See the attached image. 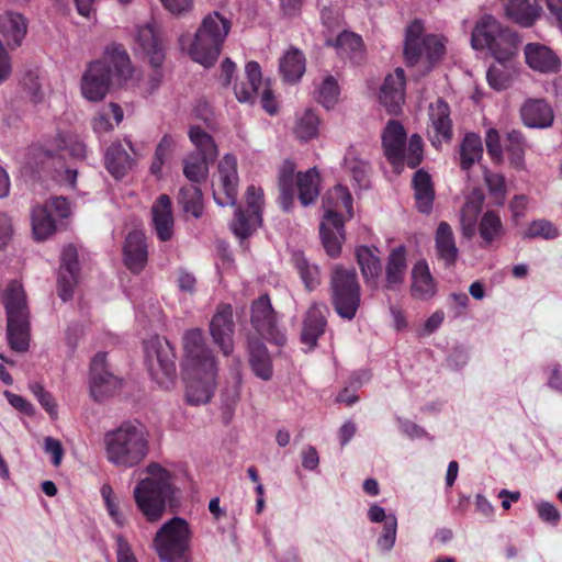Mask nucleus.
I'll return each mask as SVG.
<instances>
[{"instance_id":"35","label":"nucleus","mask_w":562,"mask_h":562,"mask_svg":"<svg viewBox=\"0 0 562 562\" xmlns=\"http://www.w3.org/2000/svg\"><path fill=\"white\" fill-rule=\"evenodd\" d=\"M249 363L254 373L268 381L272 378V363L265 344L256 337L248 339Z\"/></svg>"},{"instance_id":"21","label":"nucleus","mask_w":562,"mask_h":562,"mask_svg":"<svg viewBox=\"0 0 562 562\" xmlns=\"http://www.w3.org/2000/svg\"><path fill=\"white\" fill-rule=\"evenodd\" d=\"M528 66L542 74H555L561 68L558 55L549 47L539 43H529L524 48Z\"/></svg>"},{"instance_id":"8","label":"nucleus","mask_w":562,"mask_h":562,"mask_svg":"<svg viewBox=\"0 0 562 562\" xmlns=\"http://www.w3.org/2000/svg\"><path fill=\"white\" fill-rule=\"evenodd\" d=\"M327 200H335L334 207H328L324 214V221L319 226V235L326 254L337 258L341 254V246L345 240V225L339 209H345L349 216L352 215V196L347 187L336 186Z\"/></svg>"},{"instance_id":"44","label":"nucleus","mask_w":562,"mask_h":562,"mask_svg":"<svg viewBox=\"0 0 562 562\" xmlns=\"http://www.w3.org/2000/svg\"><path fill=\"white\" fill-rule=\"evenodd\" d=\"M214 161L202 157L200 154H189L183 159V175L191 184L200 186L206 181L210 165Z\"/></svg>"},{"instance_id":"25","label":"nucleus","mask_w":562,"mask_h":562,"mask_svg":"<svg viewBox=\"0 0 562 562\" xmlns=\"http://www.w3.org/2000/svg\"><path fill=\"white\" fill-rule=\"evenodd\" d=\"M124 262L133 273H139L147 263V245L145 236L138 231L131 232L123 247Z\"/></svg>"},{"instance_id":"64","label":"nucleus","mask_w":562,"mask_h":562,"mask_svg":"<svg viewBox=\"0 0 562 562\" xmlns=\"http://www.w3.org/2000/svg\"><path fill=\"white\" fill-rule=\"evenodd\" d=\"M537 510L539 517L543 521L552 526H557L561 519L560 513L557 509V507L549 502H541L540 504H538Z\"/></svg>"},{"instance_id":"29","label":"nucleus","mask_w":562,"mask_h":562,"mask_svg":"<svg viewBox=\"0 0 562 562\" xmlns=\"http://www.w3.org/2000/svg\"><path fill=\"white\" fill-rule=\"evenodd\" d=\"M528 147V140L521 131L513 128L505 133L504 151L507 154L509 166L515 170H526L525 156Z\"/></svg>"},{"instance_id":"24","label":"nucleus","mask_w":562,"mask_h":562,"mask_svg":"<svg viewBox=\"0 0 562 562\" xmlns=\"http://www.w3.org/2000/svg\"><path fill=\"white\" fill-rule=\"evenodd\" d=\"M406 137L405 128L400 122L389 121L382 134V145L390 162L403 161Z\"/></svg>"},{"instance_id":"32","label":"nucleus","mask_w":562,"mask_h":562,"mask_svg":"<svg viewBox=\"0 0 562 562\" xmlns=\"http://www.w3.org/2000/svg\"><path fill=\"white\" fill-rule=\"evenodd\" d=\"M376 252L378 248H370L363 245L357 247L356 249V258L360 267L363 280L369 286L373 289L376 288V279L382 272L381 260Z\"/></svg>"},{"instance_id":"51","label":"nucleus","mask_w":562,"mask_h":562,"mask_svg":"<svg viewBox=\"0 0 562 562\" xmlns=\"http://www.w3.org/2000/svg\"><path fill=\"white\" fill-rule=\"evenodd\" d=\"M318 125V116L312 110L307 109L297 119L294 133L297 138L306 142L317 136Z\"/></svg>"},{"instance_id":"23","label":"nucleus","mask_w":562,"mask_h":562,"mask_svg":"<svg viewBox=\"0 0 562 562\" xmlns=\"http://www.w3.org/2000/svg\"><path fill=\"white\" fill-rule=\"evenodd\" d=\"M522 123L531 128H546L552 125L554 113L543 99H528L520 108Z\"/></svg>"},{"instance_id":"9","label":"nucleus","mask_w":562,"mask_h":562,"mask_svg":"<svg viewBox=\"0 0 562 562\" xmlns=\"http://www.w3.org/2000/svg\"><path fill=\"white\" fill-rule=\"evenodd\" d=\"M330 302L344 319L352 321L361 304V288L355 269L335 266L329 280Z\"/></svg>"},{"instance_id":"30","label":"nucleus","mask_w":562,"mask_h":562,"mask_svg":"<svg viewBox=\"0 0 562 562\" xmlns=\"http://www.w3.org/2000/svg\"><path fill=\"white\" fill-rule=\"evenodd\" d=\"M3 305L7 319L30 317L26 294L22 284L16 280H12L4 290Z\"/></svg>"},{"instance_id":"61","label":"nucleus","mask_w":562,"mask_h":562,"mask_svg":"<svg viewBox=\"0 0 562 562\" xmlns=\"http://www.w3.org/2000/svg\"><path fill=\"white\" fill-rule=\"evenodd\" d=\"M223 191L225 193V199L222 200L214 194L216 202L224 205H235L237 201V184H238V176L237 172L234 175H225L223 178H220Z\"/></svg>"},{"instance_id":"43","label":"nucleus","mask_w":562,"mask_h":562,"mask_svg":"<svg viewBox=\"0 0 562 562\" xmlns=\"http://www.w3.org/2000/svg\"><path fill=\"white\" fill-rule=\"evenodd\" d=\"M484 196L480 192H473L461 210L462 235L471 239L476 233V217L482 210Z\"/></svg>"},{"instance_id":"10","label":"nucleus","mask_w":562,"mask_h":562,"mask_svg":"<svg viewBox=\"0 0 562 562\" xmlns=\"http://www.w3.org/2000/svg\"><path fill=\"white\" fill-rule=\"evenodd\" d=\"M191 530L186 519L172 517L156 532L153 546L164 562H188Z\"/></svg>"},{"instance_id":"5","label":"nucleus","mask_w":562,"mask_h":562,"mask_svg":"<svg viewBox=\"0 0 562 562\" xmlns=\"http://www.w3.org/2000/svg\"><path fill=\"white\" fill-rule=\"evenodd\" d=\"M231 27V20L217 11L204 16L188 50L191 59L206 68L212 67L221 55Z\"/></svg>"},{"instance_id":"2","label":"nucleus","mask_w":562,"mask_h":562,"mask_svg":"<svg viewBox=\"0 0 562 562\" xmlns=\"http://www.w3.org/2000/svg\"><path fill=\"white\" fill-rule=\"evenodd\" d=\"M104 450L110 463L133 468L144 461L149 451L148 434L138 422H124L104 434Z\"/></svg>"},{"instance_id":"45","label":"nucleus","mask_w":562,"mask_h":562,"mask_svg":"<svg viewBox=\"0 0 562 562\" xmlns=\"http://www.w3.org/2000/svg\"><path fill=\"white\" fill-rule=\"evenodd\" d=\"M292 262L307 291L315 290L321 284V272L315 263L307 260L302 251L292 255Z\"/></svg>"},{"instance_id":"63","label":"nucleus","mask_w":562,"mask_h":562,"mask_svg":"<svg viewBox=\"0 0 562 562\" xmlns=\"http://www.w3.org/2000/svg\"><path fill=\"white\" fill-rule=\"evenodd\" d=\"M362 44L361 36L348 31L341 32L335 42L338 48L350 50L353 54L361 50Z\"/></svg>"},{"instance_id":"19","label":"nucleus","mask_w":562,"mask_h":562,"mask_svg":"<svg viewBox=\"0 0 562 562\" xmlns=\"http://www.w3.org/2000/svg\"><path fill=\"white\" fill-rule=\"evenodd\" d=\"M329 308L325 303H314L307 310L303 321L301 341L310 349L317 346L318 338L325 333Z\"/></svg>"},{"instance_id":"22","label":"nucleus","mask_w":562,"mask_h":562,"mask_svg":"<svg viewBox=\"0 0 562 562\" xmlns=\"http://www.w3.org/2000/svg\"><path fill=\"white\" fill-rule=\"evenodd\" d=\"M27 25V19L21 13L5 11L0 15V34L9 49L14 50L22 45Z\"/></svg>"},{"instance_id":"6","label":"nucleus","mask_w":562,"mask_h":562,"mask_svg":"<svg viewBox=\"0 0 562 562\" xmlns=\"http://www.w3.org/2000/svg\"><path fill=\"white\" fill-rule=\"evenodd\" d=\"M520 41L515 31L502 25L493 15L485 14L476 23L471 34V45L475 49L487 48L492 56L505 64L516 55Z\"/></svg>"},{"instance_id":"59","label":"nucleus","mask_w":562,"mask_h":562,"mask_svg":"<svg viewBox=\"0 0 562 562\" xmlns=\"http://www.w3.org/2000/svg\"><path fill=\"white\" fill-rule=\"evenodd\" d=\"M486 78L488 85L497 91L507 89L512 80L510 71L504 65L503 67L491 66L487 70Z\"/></svg>"},{"instance_id":"58","label":"nucleus","mask_w":562,"mask_h":562,"mask_svg":"<svg viewBox=\"0 0 562 562\" xmlns=\"http://www.w3.org/2000/svg\"><path fill=\"white\" fill-rule=\"evenodd\" d=\"M397 519L394 515H389L384 525L383 533L378 539V547L383 552H389L394 547L396 540Z\"/></svg>"},{"instance_id":"27","label":"nucleus","mask_w":562,"mask_h":562,"mask_svg":"<svg viewBox=\"0 0 562 562\" xmlns=\"http://www.w3.org/2000/svg\"><path fill=\"white\" fill-rule=\"evenodd\" d=\"M151 215L159 240H170L173 235V215L171 200L167 194L159 195L155 201L151 206Z\"/></svg>"},{"instance_id":"7","label":"nucleus","mask_w":562,"mask_h":562,"mask_svg":"<svg viewBox=\"0 0 562 562\" xmlns=\"http://www.w3.org/2000/svg\"><path fill=\"white\" fill-rule=\"evenodd\" d=\"M295 168L292 160L285 159L278 173L279 201L285 212H290L293 206L295 188L299 190V200L304 206L314 203L319 194V175L316 168H311L306 172H297L296 176Z\"/></svg>"},{"instance_id":"38","label":"nucleus","mask_w":562,"mask_h":562,"mask_svg":"<svg viewBox=\"0 0 562 562\" xmlns=\"http://www.w3.org/2000/svg\"><path fill=\"white\" fill-rule=\"evenodd\" d=\"M412 294L426 300L436 293V283L426 260H418L412 270Z\"/></svg>"},{"instance_id":"15","label":"nucleus","mask_w":562,"mask_h":562,"mask_svg":"<svg viewBox=\"0 0 562 562\" xmlns=\"http://www.w3.org/2000/svg\"><path fill=\"white\" fill-rule=\"evenodd\" d=\"M235 322L231 304H222L216 308L210 322V334L223 355L229 356L234 350Z\"/></svg>"},{"instance_id":"34","label":"nucleus","mask_w":562,"mask_h":562,"mask_svg":"<svg viewBox=\"0 0 562 562\" xmlns=\"http://www.w3.org/2000/svg\"><path fill=\"white\" fill-rule=\"evenodd\" d=\"M414 196L416 207L420 213L429 214L432 211L435 190L430 175L419 169L413 177Z\"/></svg>"},{"instance_id":"20","label":"nucleus","mask_w":562,"mask_h":562,"mask_svg":"<svg viewBox=\"0 0 562 562\" xmlns=\"http://www.w3.org/2000/svg\"><path fill=\"white\" fill-rule=\"evenodd\" d=\"M429 120L434 134L430 136L432 146L437 149L441 147L442 142H450L452 138V122L450 119L449 104L438 99L429 105Z\"/></svg>"},{"instance_id":"60","label":"nucleus","mask_w":562,"mask_h":562,"mask_svg":"<svg viewBox=\"0 0 562 562\" xmlns=\"http://www.w3.org/2000/svg\"><path fill=\"white\" fill-rule=\"evenodd\" d=\"M101 495L105 503L106 509L111 518L115 521L119 527L125 526V518L119 510V503L114 495L112 487L109 484H103L101 487Z\"/></svg>"},{"instance_id":"3","label":"nucleus","mask_w":562,"mask_h":562,"mask_svg":"<svg viewBox=\"0 0 562 562\" xmlns=\"http://www.w3.org/2000/svg\"><path fill=\"white\" fill-rule=\"evenodd\" d=\"M148 477L143 479L134 488L137 508L148 522L159 521L167 505H172L176 488L172 474L158 463H150L146 469Z\"/></svg>"},{"instance_id":"13","label":"nucleus","mask_w":562,"mask_h":562,"mask_svg":"<svg viewBox=\"0 0 562 562\" xmlns=\"http://www.w3.org/2000/svg\"><path fill=\"white\" fill-rule=\"evenodd\" d=\"M250 323L254 329L265 339L278 346L286 341L285 335L278 326L277 313L268 294L260 295L251 303Z\"/></svg>"},{"instance_id":"14","label":"nucleus","mask_w":562,"mask_h":562,"mask_svg":"<svg viewBox=\"0 0 562 562\" xmlns=\"http://www.w3.org/2000/svg\"><path fill=\"white\" fill-rule=\"evenodd\" d=\"M121 385V379L108 368L106 353L98 352L90 363V394L93 400L100 402L113 395Z\"/></svg>"},{"instance_id":"56","label":"nucleus","mask_w":562,"mask_h":562,"mask_svg":"<svg viewBox=\"0 0 562 562\" xmlns=\"http://www.w3.org/2000/svg\"><path fill=\"white\" fill-rule=\"evenodd\" d=\"M338 94L337 80L333 76H328L317 89V101L326 109H330L337 102Z\"/></svg>"},{"instance_id":"49","label":"nucleus","mask_w":562,"mask_h":562,"mask_svg":"<svg viewBox=\"0 0 562 562\" xmlns=\"http://www.w3.org/2000/svg\"><path fill=\"white\" fill-rule=\"evenodd\" d=\"M479 233L483 239L482 247L490 246L504 234L501 217L494 211H486L480 221Z\"/></svg>"},{"instance_id":"1","label":"nucleus","mask_w":562,"mask_h":562,"mask_svg":"<svg viewBox=\"0 0 562 562\" xmlns=\"http://www.w3.org/2000/svg\"><path fill=\"white\" fill-rule=\"evenodd\" d=\"M186 370L188 375L186 396L190 404L207 403L214 392L216 363L212 350L205 345L201 329L188 330L183 336Z\"/></svg>"},{"instance_id":"37","label":"nucleus","mask_w":562,"mask_h":562,"mask_svg":"<svg viewBox=\"0 0 562 562\" xmlns=\"http://www.w3.org/2000/svg\"><path fill=\"white\" fill-rule=\"evenodd\" d=\"M246 80L235 86V95L239 102H254L262 85L261 68L257 61H248L245 66Z\"/></svg>"},{"instance_id":"31","label":"nucleus","mask_w":562,"mask_h":562,"mask_svg":"<svg viewBox=\"0 0 562 562\" xmlns=\"http://www.w3.org/2000/svg\"><path fill=\"white\" fill-rule=\"evenodd\" d=\"M134 162L121 143L111 144L104 155L105 168L116 180L124 178L132 170Z\"/></svg>"},{"instance_id":"16","label":"nucleus","mask_w":562,"mask_h":562,"mask_svg":"<svg viewBox=\"0 0 562 562\" xmlns=\"http://www.w3.org/2000/svg\"><path fill=\"white\" fill-rule=\"evenodd\" d=\"M79 273L78 251L74 245L64 247L57 279V294L67 302L72 299Z\"/></svg>"},{"instance_id":"52","label":"nucleus","mask_w":562,"mask_h":562,"mask_svg":"<svg viewBox=\"0 0 562 562\" xmlns=\"http://www.w3.org/2000/svg\"><path fill=\"white\" fill-rule=\"evenodd\" d=\"M20 85L33 103L37 104L43 101L44 92L40 82L38 69L25 70L20 79Z\"/></svg>"},{"instance_id":"41","label":"nucleus","mask_w":562,"mask_h":562,"mask_svg":"<svg viewBox=\"0 0 562 562\" xmlns=\"http://www.w3.org/2000/svg\"><path fill=\"white\" fill-rule=\"evenodd\" d=\"M30 317L7 319L8 342L14 351L25 352L30 347Z\"/></svg>"},{"instance_id":"33","label":"nucleus","mask_w":562,"mask_h":562,"mask_svg":"<svg viewBox=\"0 0 562 562\" xmlns=\"http://www.w3.org/2000/svg\"><path fill=\"white\" fill-rule=\"evenodd\" d=\"M541 2L530 3L529 0H507L505 4V13L508 19L515 23L530 27L540 16Z\"/></svg>"},{"instance_id":"11","label":"nucleus","mask_w":562,"mask_h":562,"mask_svg":"<svg viewBox=\"0 0 562 562\" xmlns=\"http://www.w3.org/2000/svg\"><path fill=\"white\" fill-rule=\"evenodd\" d=\"M424 34L420 20L407 25L404 41V58L407 66H415L423 56L426 57L428 68L438 63L446 53L443 41L438 35Z\"/></svg>"},{"instance_id":"55","label":"nucleus","mask_w":562,"mask_h":562,"mask_svg":"<svg viewBox=\"0 0 562 562\" xmlns=\"http://www.w3.org/2000/svg\"><path fill=\"white\" fill-rule=\"evenodd\" d=\"M559 236V229L548 220H537L530 223L522 237L526 239L541 237L543 239H554Z\"/></svg>"},{"instance_id":"54","label":"nucleus","mask_w":562,"mask_h":562,"mask_svg":"<svg viewBox=\"0 0 562 562\" xmlns=\"http://www.w3.org/2000/svg\"><path fill=\"white\" fill-rule=\"evenodd\" d=\"M56 155L55 150L45 149L37 145L30 146L26 154V165L32 171H40Z\"/></svg>"},{"instance_id":"53","label":"nucleus","mask_w":562,"mask_h":562,"mask_svg":"<svg viewBox=\"0 0 562 562\" xmlns=\"http://www.w3.org/2000/svg\"><path fill=\"white\" fill-rule=\"evenodd\" d=\"M175 144V139L170 134H165L161 137L155 149L154 160L150 166L153 175L158 176L161 172L166 158L172 153Z\"/></svg>"},{"instance_id":"50","label":"nucleus","mask_w":562,"mask_h":562,"mask_svg":"<svg viewBox=\"0 0 562 562\" xmlns=\"http://www.w3.org/2000/svg\"><path fill=\"white\" fill-rule=\"evenodd\" d=\"M483 178L494 204L502 206L505 203L507 193L505 177L502 173L492 172L485 168Z\"/></svg>"},{"instance_id":"47","label":"nucleus","mask_w":562,"mask_h":562,"mask_svg":"<svg viewBox=\"0 0 562 562\" xmlns=\"http://www.w3.org/2000/svg\"><path fill=\"white\" fill-rule=\"evenodd\" d=\"M32 229L36 239L44 240L56 229V223L47 206L37 205L32 210Z\"/></svg>"},{"instance_id":"36","label":"nucleus","mask_w":562,"mask_h":562,"mask_svg":"<svg viewBox=\"0 0 562 562\" xmlns=\"http://www.w3.org/2000/svg\"><path fill=\"white\" fill-rule=\"evenodd\" d=\"M459 166L462 171H469L483 157V143L479 134L469 132L464 135L458 148Z\"/></svg>"},{"instance_id":"26","label":"nucleus","mask_w":562,"mask_h":562,"mask_svg":"<svg viewBox=\"0 0 562 562\" xmlns=\"http://www.w3.org/2000/svg\"><path fill=\"white\" fill-rule=\"evenodd\" d=\"M436 256L441 260L446 268L456 266L459 249L456 245L454 234L447 222H440L435 233Z\"/></svg>"},{"instance_id":"39","label":"nucleus","mask_w":562,"mask_h":562,"mask_svg":"<svg viewBox=\"0 0 562 562\" xmlns=\"http://www.w3.org/2000/svg\"><path fill=\"white\" fill-rule=\"evenodd\" d=\"M261 224V207L252 206V209L237 207L235 211V217L231 225L233 233L245 239L252 235Z\"/></svg>"},{"instance_id":"17","label":"nucleus","mask_w":562,"mask_h":562,"mask_svg":"<svg viewBox=\"0 0 562 562\" xmlns=\"http://www.w3.org/2000/svg\"><path fill=\"white\" fill-rule=\"evenodd\" d=\"M136 43L146 55L153 68H160L165 61V43L159 27L155 22L139 26Z\"/></svg>"},{"instance_id":"57","label":"nucleus","mask_w":562,"mask_h":562,"mask_svg":"<svg viewBox=\"0 0 562 562\" xmlns=\"http://www.w3.org/2000/svg\"><path fill=\"white\" fill-rule=\"evenodd\" d=\"M485 146L491 160L501 165L504 161V147L502 146L499 132L491 127L485 134Z\"/></svg>"},{"instance_id":"12","label":"nucleus","mask_w":562,"mask_h":562,"mask_svg":"<svg viewBox=\"0 0 562 562\" xmlns=\"http://www.w3.org/2000/svg\"><path fill=\"white\" fill-rule=\"evenodd\" d=\"M176 355L168 340L156 339L146 347V361L150 376L168 390L175 384Z\"/></svg>"},{"instance_id":"46","label":"nucleus","mask_w":562,"mask_h":562,"mask_svg":"<svg viewBox=\"0 0 562 562\" xmlns=\"http://www.w3.org/2000/svg\"><path fill=\"white\" fill-rule=\"evenodd\" d=\"M188 135L195 148L191 154H200L209 160H215L217 158L218 149L214 138L199 125L190 126Z\"/></svg>"},{"instance_id":"62","label":"nucleus","mask_w":562,"mask_h":562,"mask_svg":"<svg viewBox=\"0 0 562 562\" xmlns=\"http://www.w3.org/2000/svg\"><path fill=\"white\" fill-rule=\"evenodd\" d=\"M403 160L409 168H416L423 160V140L418 134L409 138L407 154L404 153Z\"/></svg>"},{"instance_id":"28","label":"nucleus","mask_w":562,"mask_h":562,"mask_svg":"<svg viewBox=\"0 0 562 562\" xmlns=\"http://www.w3.org/2000/svg\"><path fill=\"white\" fill-rule=\"evenodd\" d=\"M407 270L406 249L403 245L392 249L385 266L386 290L396 291L405 281Z\"/></svg>"},{"instance_id":"48","label":"nucleus","mask_w":562,"mask_h":562,"mask_svg":"<svg viewBox=\"0 0 562 562\" xmlns=\"http://www.w3.org/2000/svg\"><path fill=\"white\" fill-rule=\"evenodd\" d=\"M178 202L186 213H191L195 218L203 214V194L198 184L184 186L180 189Z\"/></svg>"},{"instance_id":"42","label":"nucleus","mask_w":562,"mask_h":562,"mask_svg":"<svg viewBox=\"0 0 562 562\" xmlns=\"http://www.w3.org/2000/svg\"><path fill=\"white\" fill-rule=\"evenodd\" d=\"M345 168L352 176L353 181L359 188L369 187V161L360 157L359 151L355 146H350L345 155Z\"/></svg>"},{"instance_id":"4","label":"nucleus","mask_w":562,"mask_h":562,"mask_svg":"<svg viewBox=\"0 0 562 562\" xmlns=\"http://www.w3.org/2000/svg\"><path fill=\"white\" fill-rule=\"evenodd\" d=\"M111 65L119 78L126 80L132 76L133 67L124 47L119 44L108 46L104 59L91 61L82 76L81 91L87 100L98 102L106 95L112 78Z\"/></svg>"},{"instance_id":"40","label":"nucleus","mask_w":562,"mask_h":562,"mask_svg":"<svg viewBox=\"0 0 562 562\" xmlns=\"http://www.w3.org/2000/svg\"><path fill=\"white\" fill-rule=\"evenodd\" d=\"M305 68V56L300 49L295 47H291L289 50H286V53L280 59L279 69L286 82H297L304 75Z\"/></svg>"},{"instance_id":"18","label":"nucleus","mask_w":562,"mask_h":562,"mask_svg":"<svg viewBox=\"0 0 562 562\" xmlns=\"http://www.w3.org/2000/svg\"><path fill=\"white\" fill-rule=\"evenodd\" d=\"M405 72L396 68L394 74L386 76L380 89V102L389 113L398 114L405 98Z\"/></svg>"}]
</instances>
